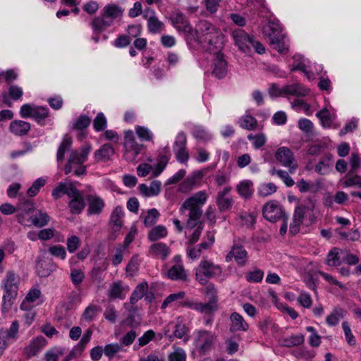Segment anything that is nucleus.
<instances>
[{
	"label": "nucleus",
	"instance_id": "obj_1",
	"mask_svg": "<svg viewBox=\"0 0 361 361\" xmlns=\"http://www.w3.org/2000/svg\"><path fill=\"white\" fill-rule=\"evenodd\" d=\"M194 37H191L189 42H197L206 51L212 52L218 50L220 32L207 21H201L195 30Z\"/></svg>",
	"mask_w": 361,
	"mask_h": 361
},
{
	"label": "nucleus",
	"instance_id": "obj_2",
	"mask_svg": "<svg viewBox=\"0 0 361 361\" xmlns=\"http://www.w3.org/2000/svg\"><path fill=\"white\" fill-rule=\"evenodd\" d=\"M208 199V195L204 190L198 191L192 196L186 199L180 208V212L183 214L185 211H188V219L187 220V227H195L197 224H202L200 219L202 215L201 207L203 206Z\"/></svg>",
	"mask_w": 361,
	"mask_h": 361
},
{
	"label": "nucleus",
	"instance_id": "obj_3",
	"mask_svg": "<svg viewBox=\"0 0 361 361\" xmlns=\"http://www.w3.org/2000/svg\"><path fill=\"white\" fill-rule=\"evenodd\" d=\"M91 150V145L85 144L78 150L72 151L64 168L65 173L68 174L73 171L76 176L85 175L86 173V166L83 165V163L87 159Z\"/></svg>",
	"mask_w": 361,
	"mask_h": 361
},
{
	"label": "nucleus",
	"instance_id": "obj_4",
	"mask_svg": "<svg viewBox=\"0 0 361 361\" xmlns=\"http://www.w3.org/2000/svg\"><path fill=\"white\" fill-rule=\"evenodd\" d=\"M19 282L20 278L16 274L11 271H8L6 273L2 281V288L4 289L2 306L4 310L11 308L18 294Z\"/></svg>",
	"mask_w": 361,
	"mask_h": 361
},
{
	"label": "nucleus",
	"instance_id": "obj_5",
	"mask_svg": "<svg viewBox=\"0 0 361 361\" xmlns=\"http://www.w3.org/2000/svg\"><path fill=\"white\" fill-rule=\"evenodd\" d=\"M222 274V267L212 261L202 259L195 269V278L200 284H205L209 279Z\"/></svg>",
	"mask_w": 361,
	"mask_h": 361
},
{
	"label": "nucleus",
	"instance_id": "obj_6",
	"mask_svg": "<svg viewBox=\"0 0 361 361\" xmlns=\"http://www.w3.org/2000/svg\"><path fill=\"white\" fill-rule=\"evenodd\" d=\"M142 147L143 145L137 142L132 130H128L125 133L123 157L127 161L135 162Z\"/></svg>",
	"mask_w": 361,
	"mask_h": 361
},
{
	"label": "nucleus",
	"instance_id": "obj_7",
	"mask_svg": "<svg viewBox=\"0 0 361 361\" xmlns=\"http://www.w3.org/2000/svg\"><path fill=\"white\" fill-rule=\"evenodd\" d=\"M262 215L266 220L270 222H276L283 218L286 214L280 203L277 200H271L264 204Z\"/></svg>",
	"mask_w": 361,
	"mask_h": 361
},
{
	"label": "nucleus",
	"instance_id": "obj_8",
	"mask_svg": "<svg viewBox=\"0 0 361 361\" xmlns=\"http://www.w3.org/2000/svg\"><path fill=\"white\" fill-rule=\"evenodd\" d=\"M194 343L195 346L200 350L201 353H206L209 351L216 338V334L206 330H197L195 333Z\"/></svg>",
	"mask_w": 361,
	"mask_h": 361
},
{
	"label": "nucleus",
	"instance_id": "obj_9",
	"mask_svg": "<svg viewBox=\"0 0 361 361\" xmlns=\"http://www.w3.org/2000/svg\"><path fill=\"white\" fill-rule=\"evenodd\" d=\"M142 18L147 20V28L149 33L159 34L165 30L164 23L160 20L156 11L150 7H146Z\"/></svg>",
	"mask_w": 361,
	"mask_h": 361
},
{
	"label": "nucleus",
	"instance_id": "obj_10",
	"mask_svg": "<svg viewBox=\"0 0 361 361\" xmlns=\"http://www.w3.org/2000/svg\"><path fill=\"white\" fill-rule=\"evenodd\" d=\"M275 158L283 166L288 168L291 173L298 168L293 152L286 147H279L275 154Z\"/></svg>",
	"mask_w": 361,
	"mask_h": 361
},
{
	"label": "nucleus",
	"instance_id": "obj_11",
	"mask_svg": "<svg viewBox=\"0 0 361 361\" xmlns=\"http://www.w3.org/2000/svg\"><path fill=\"white\" fill-rule=\"evenodd\" d=\"M187 137L183 132L179 133L173 145V150L176 159L180 163H186L189 159L188 152L186 150Z\"/></svg>",
	"mask_w": 361,
	"mask_h": 361
},
{
	"label": "nucleus",
	"instance_id": "obj_12",
	"mask_svg": "<svg viewBox=\"0 0 361 361\" xmlns=\"http://www.w3.org/2000/svg\"><path fill=\"white\" fill-rule=\"evenodd\" d=\"M183 305L204 314H213L218 307L217 299L214 298H210L205 303L196 301H185Z\"/></svg>",
	"mask_w": 361,
	"mask_h": 361
},
{
	"label": "nucleus",
	"instance_id": "obj_13",
	"mask_svg": "<svg viewBox=\"0 0 361 361\" xmlns=\"http://www.w3.org/2000/svg\"><path fill=\"white\" fill-rule=\"evenodd\" d=\"M171 21L178 32H182L186 35L188 41H189L191 37L195 36L191 25L182 13L177 12L174 13L171 17Z\"/></svg>",
	"mask_w": 361,
	"mask_h": 361
},
{
	"label": "nucleus",
	"instance_id": "obj_14",
	"mask_svg": "<svg viewBox=\"0 0 361 361\" xmlns=\"http://www.w3.org/2000/svg\"><path fill=\"white\" fill-rule=\"evenodd\" d=\"M173 265L169 269L167 276L169 279L176 281H186L188 279V272L184 269L181 256L176 255L173 258Z\"/></svg>",
	"mask_w": 361,
	"mask_h": 361
},
{
	"label": "nucleus",
	"instance_id": "obj_15",
	"mask_svg": "<svg viewBox=\"0 0 361 361\" xmlns=\"http://www.w3.org/2000/svg\"><path fill=\"white\" fill-rule=\"evenodd\" d=\"M232 37L235 44L238 49L245 53H250V44H252V36H250L242 29H236L232 32Z\"/></svg>",
	"mask_w": 361,
	"mask_h": 361
},
{
	"label": "nucleus",
	"instance_id": "obj_16",
	"mask_svg": "<svg viewBox=\"0 0 361 361\" xmlns=\"http://www.w3.org/2000/svg\"><path fill=\"white\" fill-rule=\"evenodd\" d=\"M233 259L240 267H243L246 264L248 255L247 252L242 245L238 244L233 245L231 251L226 256V261L227 262H231Z\"/></svg>",
	"mask_w": 361,
	"mask_h": 361
},
{
	"label": "nucleus",
	"instance_id": "obj_17",
	"mask_svg": "<svg viewBox=\"0 0 361 361\" xmlns=\"http://www.w3.org/2000/svg\"><path fill=\"white\" fill-rule=\"evenodd\" d=\"M231 187L226 186L218 192L216 195V204L221 212L230 209L233 204V200L230 196Z\"/></svg>",
	"mask_w": 361,
	"mask_h": 361
},
{
	"label": "nucleus",
	"instance_id": "obj_18",
	"mask_svg": "<svg viewBox=\"0 0 361 361\" xmlns=\"http://www.w3.org/2000/svg\"><path fill=\"white\" fill-rule=\"evenodd\" d=\"M74 192L69 197L70 201L68 207L72 214H80L85 207V203L83 196L80 190H74Z\"/></svg>",
	"mask_w": 361,
	"mask_h": 361
},
{
	"label": "nucleus",
	"instance_id": "obj_19",
	"mask_svg": "<svg viewBox=\"0 0 361 361\" xmlns=\"http://www.w3.org/2000/svg\"><path fill=\"white\" fill-rule=\"evenodd\" d=\"M123 9L115 4H108L104 6L101 11V14L106 18L111 25H112L114 20L121 18L123 14Z\"/></svg>",
	"mask_w": 361,
	"mask_h": 361
},
{
	"label": "nucleus",
	"instance_id": "obj_20",
	"mask_svg": "<svg viewBox=\"0 0 361 361\" xmlns=\"http://www.w3.org/2000/svg\"><path fill=\"white\" fill-rule=\"evenodd\" d=\"M88 202L87 213L90 215H99L102 213L105 203L102 198L96 194H91L87 196Z\"/></svg>",
	"mask_w": 361,
	"mask_h": 361
},
{
	"label": "nucleus",
	"instance_id": "obj_21",
	"mask_svg": "<svg viewBox=\"0 0 361 361\" xmlns=\"http://www.w3.org/2000/svg\"><path fill=\"white\" fill-rule=\"evenodd\" d=\"M46 344L47 341L43 336H37L33 338L24 348V354L28 359L35 356L46 345Z\"/></svg>",
	"mask_w": 361,
	"mask_h": 361
},
{
	"label": "nucleus",
	"instance_id": "obj_22",
	"mask_svg": "<svg viewBox=\"0 0 361 361\" xmlns=\"http://www.w3.org/2000/svg\"><path fill=\"white\" fill-rule=\"evenodd\" d=\"M314 207V203L311 200H306L299 203L295 209L293 218L298 222H302L305 216L309 212L313 211Z\"/></svg>",
	"mask_w": 361,
	"mask_h": 361
},
{
	"label": "nucleus",
	"instance_id": "obj_23",
	"mask_svg": "<svg viewBox=\"0 0 361 361\" xmlns=\"http://www.w3.org/2000/svg\"><path fill=\"white\" fill-rule=\"evenodd\" d=\"M227 63L223 54L216 52L214 59L213 75L218 78H223L227 74Z\"/></svg>",
	"mask_w": 361,
	"mask_h": 361
},
{
	"label": "nucleus",
	"instance_id": "obj_24",
	"mask_svg": "<svg viewBox=\"0 0 361 361\" xmlns=\"http://www.w3.org/2000/svg\"><path fill=\"white\" fill-rule=\"evenodd\" d=\"M31 125L23 120H14L9 124V131L16 136H23L30 130Z\"/></svg>",
	"mask_w": 361,
	"mask_h": 361
},
{
	"label": "nucleus",
	"instance_id": "obj_25",
	"mask_svg": "<svg viewBox=\"0 0 361 361\" xmlns=\"http://www.w3.org/2000/svg\"><path fill=\"white\" fill-rule=\"evenodd\" d=\"M77 188L71 182H60L52 190L51 195L54 200H58L63 195H67L68 197L75 192Z\"/></svg>",
	"mask_w": 361,
	"mask_h": 361
},
{
	"label": "nucleus",
	"instance_id": "obj_26",
	"mask_svg": "<svg viewBox=\"0 0 361 361\" xmlns=\"http://www.w3.org/2000/svg\"><path fill=\"white\" fill-rule=\"evenodd\" d=\"M203 173L200 171H195L191 176L187 177L178 186V191L188 193L191 191L197 183V179H200Z\"/></svg>",
	"mask_w": 361,
	"mask_h": 361
},
{
	"label": "nucleus",
	"instance_id": "obj_27",
	"mask_svg": "<svg viewBox=\"0 0 361 361\" xmlns=\"http://www.w3.org/2000/svg\"><path fill=\"white\" fill-rule=\"evenodd\" d=\"M230 331L231 332L247 331L249 324L245 322L243 317L237 312H233L230 316Z\"/></svg>",
	"mask_w": 361,
	"mask_h": 361
},
{
	"label": "nucleus",
	"instance_id": "obj_28",
	"mask_svg": "<svg viewBox=\"0 0 361 361\" xmlns=\"http://www.w3.org/2000/svg\"><path fill=\"white\" fill-rule=\"evenodd\" d=\"M273 48L280 54L288 51L289 43L286 35L283 33L269 39Z\"/></svg>",
	"mask_w": 361,
	"mask_h": 361
},
{
	"label": "nucleus",
	"instance_id": "obj_29",
	"mask_svg": "<svg viewBox=\"0 0 361 361\" xmlns=\"http://www.w3.org/2000/svg\"><path fill=\"white\" fill-rule=\"evenodd\" d=\"M149 252L154 257L164 260L169 256L171 250L163 243H156L149 247Z\"/></svg>",
	"mask_w": 361,
	"mask_h": 361
},
{
	"label": "nucleus",
	"instance_id": "obj_30",
	"mask_svg": "<svg viewBox=\"0 0 361 361\" xmlns=\"http://www.w3.org/2000/svg\"><path fill=\"white\" fill-rule=\"evenodd\" d=\"M282 91L283 92L284 96H306L310 90L300 84L295 83L288 85L282 87Z\"/></svg>",
	"mask_w": 361,
	"mask_h": 361
},
{
	"label": "nucleus",
	"instance_id": "obj_31",
	"mask_svg": "<svg viewBox=\"0 0 361 361\" xmlns=\"http://www.w3.org/2000/svg\"><path fill=\"white\" fill-rule=\"evenodd\" d=\"M23 94V89L16 85H10L8 88L7 93L2 94V101L4 104L11 106V103L10 102L9 97L13 100H20Z\"/></svg>",
	"mask_w": 361,
	"mask_h": 361
},
{
	"label": "nucleus",
	"instance_id": "obj_32",
	"mask_svg": "<svg viewBox=\"0 0 361 361\" xmlns=\"http://www.w3.org/2000/svg\"><path fill=\"white\" fill-rule=\"evenodd\" d=\"M239 195L245 200L250 199L254 193L253 183L250 180L240 181L236 186Z\"/></svg>",
	"mask_w": 361,
	"mask_h": 361
},
{
	"label": "nucleus",
	"instance_id": "obj_33",
	"mask_svg": "<svg viewBox=\"0 0 361 361\" xmlns=\"http://www.w3.org/2000/svg\"><path fill=\"white\" fill-rule=\"evenodd\" d=\"M263 33L268 39L282 34V28L279 20H269L267 23L263 26Z\"/></svg>",
	"mask_w": 361,
	"mask_h": 361
},
{
	"label": "nucleus",
	"instance_id": "obj_34",
	"mask_svg": "<svg viewBox=\"0 0 361 361\" xmlns=\"http://www.w3.org/2000/svg\"><path fill=\"white\" fill-rule=\"evenodd\" d=\"M90 26L92 29L93 33L99 35L104 31L107 27L111 26L109 21H108L101 14L100 16L94 17L90 22Z\"/></svg>",
	"mask_w": 361,
	"mask_h": 361
},
{
	"label": "nucleus",
	"instance_id": "obj_35",
	"mask_svg": "<svg viewBox=\"0 0 361 361\" xmlns=\"http://www.w3.org/2000/svg\"><path fill=\"white\" fill-rule=\"evenodd\" d=\"M115 153L114 147L110 144L103 145L94 152V158L97 161H106Z\"/></svg>",
	"mask_w": 361,
	"mask_h": 361
},
{
	"label": "nucleus",
	"instance_id": "obj_36",
	"mask_svg": "<svg viewBox=\"0 0 361 361\" xmlns=\"http://www.w3.org/2000/svg\"><path fill=\"white\" fill-rule=\"evenodd\" d=\"M141 193L145 197L157 196L161 191V182L154 180L149 186L145 184H141L139 186Z\"/></svg>",
	"mask_w": 361,
	"mask_h": 361
},
{
	"label": "nucleus",
	"instance_id": "obj_37",
	"mask_svg": "<svg viewBox=\"0 0 361 361\" xmlns=\"http://www.w3.org/2000/svg\"><path fill=\"white\" fill-rule=\"evenodd\" d=\"M123 212L121 207H116L111 215V224L114 232H118L123 225Z\"/></svg>",
	"mask_w": 361,
	"mask_h": 361
},
{
	"label": "nucleus",
	"instance_id": "obj_38",
	"mask_svg": "<svg viewBox=\"0 0 361 361\" xmlns=\"http://www.w3.org/2000/svg\"><path fill=\"white\" fill-rule=\"evenodd\" d=\"M0 332L4 335L6 339L12 343L15 342L18 338L19 333V323L15 320L12 322L10 327L6 330H0Z\"/></svg>",
	"mask_w": 361,
	"mask_h": 361
},
{
	"label": "nucleus",
	"instance_id": "obj_39",
	"mask_svg": "<svg viewBox=\"0 0 361 361\" xmlns=\"http://www.w3.org/2000/svg\"><path fill=\"white\" fill-rule=\"evenodd\" d=\"M40 295L41 292L37 288H32L30 290L20 305L21 310H27L31 308L33 306L32 304L40 297Z\"/></svg>",
	"mask_w": 361,
	"mask_h": 361
},
{
	"label": "nucleus",
	"instance_id": "obj_40",
	"mask_svg": "<svg viewBox=\"0 0 361 361\" xmlns=\"http://www.w3.org/2000/svg\"><path fill=\"white\" fill-rule=\"evenodd\" d=\"M316 116L324 128H329L335 118L334 114L331 113L329 109L326 107L319 111Z\"/></svg>",
	"mask_w": 361,
	"mask_h": 361
},
{
	"label": "nucleus",
	"instance_id": "obj_41",
	"mask_svg": "<svg viewBox=\"0 0 361 361\" xmlns=\"http://www.w3.org/2000/svg\"><path fill=\"white\" fill-rule=\"evenodd\" d=\"M148 290V284L147 282L139 283L133 291L130 300L132 305L137 303L142 299Z\"/></svg>",
	"mask_w": 361,
	"mask_h": 361
},
{
	"label": "nucleus",
	"instance_id": "obj_42",
	"mask_svg": "<svg viewBox=\"0 0 361 361\" xmlns=\"http://www.w3.org/2000/svg\"><path fill=\"white\" fill-rule=\"evenodd\" d=\"M203 229V224H200L195 226V227H187L185 235L188 238V243L190 244L195 243L200 238V236L202 233Z\"/></svg>",
	"mask_w": 361,
	"mask_h": 361
},
{
	"label": "nucleus",
	"instance_id": "obj_43",
	"mask_svg": "<svg viewBox=\"0 0 361 361\" xmlns=\"http://www.w3.org/2000/svg\"><path fill=\"white\" fill-rule=\"evenodd\" d=\"M345 317V311L340 307H336L326 318V324L330 326H336L341 319Z\"/></svg>",
	"mask_w": 361,
	"mask_h": 361
},
{
	"label": "nucleus",
	"instance_id": "obj_44",
	"mask_svg": "<svg viewBox=\"0 0 361 361\" xmlns=\"http://www.w3.org/2000/svg\"><path fill=\"white\" fill-rule=\"evenodd\" d=\"M167 235V228L164 226L158 225L149 231L148 233V238L150 241H156L166 237Z\"/></svg>",
	"mask_w": 361,
	"mask_h": 361
},
{
	"label": "nucleus",
	"instance_id": "obj_45",
	"mask_svg": "<svg viewBox=\"0 0 361 361\" xmlns=\"http://www.w3.org/2000/svg\"><path fill=\"white\" fill-rule=\"evenodd\" d=\"M238 124L243 129L253 130L257 128V121L252 116L246 114L240 118Z\"/></svg>",
	"mask_w": 361,
	"mask_h": 361
},
{
	"label": "nucleus",
	"instance_id": "obj_46",
	"mask_svg": "<svg viewBox=\"0 0 361 361\" xmlns=\"http://www.w3.org/2000/svg\"><path fill=\"white\" fill-rule=\"evenodd\" d=\"M277 186L273 183H264L257 188V195L261 197H267L277 191Z\"/></svg>",
	"mask_w": 361,
	"mask_h": 361
},
{
	"label": "nucleus",
	"instance_id": "obj_47",
	"mask_svg": "<svg viewBox=\"0 0 361 361\" xmlns=\"http://www.w3.org/2000/svg\"><path fill=\"white\" fill-rule=\"evenodd\" d=\"M247 139L252 142V147L255 149H260L267 141V137L263 133L257 134L250 133L247 135Z\"/></svg>",
	"mask_w": 361,
	"mask_h": 361
},
{
	"label": "nucleus",
	"instance_id": "obj_48",
	"mask_svg": "<svg viewBox=\"0 0 361 361\" xmlns=\"http://www.w3.org/2000/svg\"><path fill=\"white\" fill-rule=\"evenodd\" d=\"M240 341V337L238 335H234L227 338L225 341L226 353L229 355H233L238 352Z\"/></svg>",
	"mask_w": 361,
	"mask_h": 361
},
{
	"label": "nucleus",
	"instance_id": "obj_49",
	"mask_svg": "<svg viewBox=\"0 0 361 361\" xmlns=\"http://www.w3.org/2000/svg\"><path fill=\"white\" fill-rule=\"evenodd\" d=\"M304 341L302 335H292L287 338L281 339L280 344L285 347H293L302 344Z\"/></svg>",
	"mask_w": 361,
	"mask_h": 361
},
{
	"label": "nucleus",
	"instance_id": "obj_50",
	"mask_svg": "<svg viewBox=\"0 0 361 361\" xmlns=\"http://www.w3.org/2000/svg\"><path fill=\"white\" fill-rule=\"evenodd\" d=\"M123 288L121 286V282L117 281L113 283L109 289V297L111 299L120 298L123 299L124 296L123 295Z\"/></svg>",
	"mask_w": 361,
	"mask_h": 361
},
{
	"label": "nucleus",
	"instance_id": "obj_51",
	"mask_svg": "<svg viewBox=\"0 0 361 361\" xmlns=\"http://www.w3.org/2000/svg\"><path fill=\"white\" fill-rule=\"evenodd\" d=\"M135 129L137 135L141 140L145 142L152 141L154 135L149 128L145 126H137Z\"/></svg>",
	"mask_w": 361,
	"mask_h": 361
},
{
	"label": "nucleus",
	"instance_id": "obj_52",
	"mask_svg": "<svg viewBox=\"0 0 361 361\" xmlns=\"http://www.w3.org/2000/svg\"><path fill=\"white\" fill-rule=\"evenodd\" d=\"M122 349V346L117 343H109L104 347V354L111 360Z\"/></svg>",
	"mask_w": 361,
	"mask_h": 361
},
{
	"label": "nucleus",
	"instance_id": "obj_53",
	"mask_svg": "<svg viewBox=\"0 0 361 361\" xmlns=\"http://www.w3.org/2000/svg\"><path fill=\"white\" fill-rule=\"evenodd\" d=\"M49 116V109L46 106H35L32 118L37 123H40Z\"/></svg>",
	"mask_w": 361,
	"mask_h": 361
},
{
	"label": "nucleus",
	"instance_id": "obj_54",
	"mask_svg": "<svg viewBox=\"0 0 361 361\" xmlns=\"http://www.w3.org/2000/svg\"><path fill=\"white\" fill-rule=\"evenodd\" d=\"M100 311L101 308L99 306L90 305L85 310L82 314V318L87 322H91Z\"/></svg>",
	"mask_w": 361,
	"mask_h": 361
},
{
	"label": "nucleus",
	"instance_id": "obj_55",
	"mask_svg": "<svg viewBox=\"0 0 361 361\" xmlns=\"http://www.w3.org/2000/svg\"><path fill=\"white\" fill-rule=\"evenodd\" d=\"M326 264L331 267H337L341 264L338 249H332L327 255Z\"/></svg>",
	"mask_w": 361,
	"mask_h": 361
},
{
	"label": "nucleus",
	"instance_id": "obj_56",
	"mask_svg": "<svg viewBox=\"0 0 361 361\" xmlns=\"http://www.w3.org/2000/svg\"><path fill=\"white\" fill-rule=\"evenodd\" d=\"M186 352L181 348H173V350L168 356L169 361H186Z\"/></svg>",
	"mask_w": 361,
	"mask_h": 361
},
{
	"label": "nucleus",
	"instance_id": "obj_57",
	"mask_svg": "<svg viewBox=\"0 0 361 361\" xmlns=\"http://www.w3.org/2000/svg\"><path fill=\"white\" fill-rule=\"evenodd\" d=\"M160 216L157 209H151L147 212V214L144 219V224L146 226L149 227L155 224Z\"/></svg>",
	"mask_w": 361,
	"mask_h": 361
},
{
	"label": "nucleus",
	"instance_id": "obj_58",
	"mask_svg": "<svg viewBox=\"0 0 361 361\" xmlns=\"http://www.w3.org/2000/svg\"><path fill=\"white\" fill-rule=\"evenodd\" d=\"M49 216L46 212L39 211L37 215L32 217V223L37 227H42L48 224Z\"/></svg>",
	"mask_w": 361,
	"mask_h": 361
},
{
	"label": "nucleus",
	"instance_id": "obj_59",
	"mask_svg": "<svg viewBox=\"0 0 361 361\" xmlns=\"http://www.w3.org/2000/svg\"><path fill=\"white\" fill-rule=\"evenodd\" d=\"M91 123V118L85 115H81L73 123V128L78 130H82L87 128Z\"/></svg>",
	"mask_w": 361,
	"mask_h": 361
},
{
	"label": "nucleus",
	"instance_id": "obj_60",
	"mask_svg": "<svg viewBox=\"0 0 361 361\" xmlns=\"http://www.w3.org/2000/svg\"><path fill=\"white\" fill-rule=\"evenodd\" d=\"M46 180L43 178H39L33 183L32 186L27 190V195L30 197L35 196L39 191L40 188L45 185Z\"/></svg>",
	"mask_w": 361,
	"mask_h": 361
},
{
	"label": "nucleus",
	"instance_id": "obj_61",
	"mask_svg": "<svg viewBox=\"0 0 361 361\" xmlns=\"http://www.w3.org/2000/svg\"><path fill=\"white\" fill-rule=\"evenodd\" d=\"M264 277V271L260 269H255L252 271H250L246 274V280L252 283L261 282Z\"/></svg>",
	"mask_w": 361,
	"mask_h": 361
},
{
	"label": "nucleus",
	"instance_id": "obj_62",
	"mask_svg": "<svg viewBox=\"0 0 361 361\" xmlns=\"http://www.w3.org/2000/svg\"><path fill=\"white\" fill-rule=\"evenodd\" d=\"M35 104H24L20 106L19 114L21 118H32L33 112L35 109Z\"/></svg>",
	"mask_w": 361,
	"mask_h": 361
},
{
	"label": "nucleus",
	"instance_id": "obj_63",
	"mask_svg": "<svg viewBox=\"0 0 361 361\" xmlns=\"http://www.w3.org/2000/svg\"><path fill=\"white\" fill-rule=\"evenodd\" d=\"M239 218L241 224L247 227H252L255 223V216L251 213L242 212L240 214Z\"/></svg>",
	"mask_w": 361,
	"mask_h": 361
},
{
	"label": "nucleus",
	"instance_id": "obj_64",
	"mask_svg": "<svg viewBox=\"0 0 361 361\" xmlns=\"http://www.w3.org/2000/svg\"><path fill=\"white\" fill-rule=\"evenodd\" d=\"M193 136L202 141H208L211 140L212 137L210 134L202 127H195L192 131Z\"/></svg>",
	"mask_w": 361,
	"mask_h": 361
}]
</instances>
